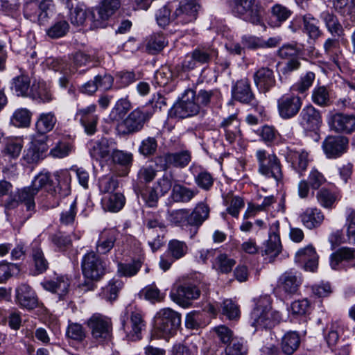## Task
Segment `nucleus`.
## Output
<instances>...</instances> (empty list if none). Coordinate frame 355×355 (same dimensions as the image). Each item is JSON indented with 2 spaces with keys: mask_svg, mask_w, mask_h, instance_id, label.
<instances>
[{
  "mask_svg": "<svg viewBox=\"0 0 355 355\" xmlns=\"http://www.w3.org/2000/svg\"><path fill=\"white\" fill-rule=\"evenodd\" d=\"M282 320L279 311L272 310L268 295L261 296L250 315L251 325L255 330L271 329Z\"/></svg>",
  "mask_w": 355,
  "mask_h": 355,
  "instance_id": "f257e3e1",
  "label": "nucleus"
},
{
  "mask_svg": "<svg viewBox=\"0 0 355 355\" xmlns=\"http://www.w3.org/2000/svg\"><path fill=\"white\" fill-rule=\"evenodd\" d=\"M181 325V315L170 308H164L154 317V335L168 340L174 336Z\"/></svg>",
  "mask_w": 355,
  "mask_h": 355,
  "instance_id": "f03ea898",
  "label": "nucleus"
},
{
  "mask_svg": "<svg viewBox=\"0 0 355 355\" xmlns=\"http://www.w3.org/2000/svg\"><path fill=\"white\" fill-rule=\"evenodd\" d=\"M258 164V172L266 178H272L279 182L283 179L282 165L275 153L264 149H258L255 153Z\"/></svg>",
  "mask_w": 355,
  "mask_h": 355,
  "instance_id": "7ed1b4c3",
  "label": "nucleus"
},
{
  "mask_svg": "<svg viewBox=\"0 0 355 355\" xmlns=\"http://www.w3.org/2000/svg\"><path fill=\"white\" fill-rule=\"evenodd\" d=\"M229 4L234 16L254 25L263 24L257 0H229Z\"/></svg>",
  "mask_w": 355,
  "mask_h": 355,
  "instance_id": "20e7f679",
  "label": "nucleus"
},
{
  "mask_svg": "<svg viewBox=\"0 0 355 355\" xmlns=\"http://www.w3.org/2000/svg\"><path fill=\"white\" fill-rule=\"evenodd\" d=\"M81 269L84 277L92 282H98L105 275V261L94 251L86 253L81 260Z\"/></svg>",
  "mask_w": 355,
  "mask_h": 355,
  "instance_id": "39448f33",
  "label": "nucleus"
},
{
  "mask_svg": "<svg viewBox=\"0 0 355 355\" xmlns=\"http://www.w3.org/2000/svg\"><path fill=\"white\" fill-rule=\"evenodd\" d=\"M39 174H46L48 177L44 190L52 195L66 196L71 191V176L67 169H62L51 175L49 172H41Z\"/></svg>",
  "mask_w": 355,
  "mask_h": 355,
  "instance_id": "423d86ee",
  "label": "nucleus"
},
{
  "mask_svg": "<svg viewBox=\"0 0 355 355\" xmlns=\"http://www.w3.org/2000/svg\"><path fill=\"white\" fill-rule=\"evenodd\" d=\"M153 113L146 109L137 108L118 125V130L122 135L133 134L140 131L149 121Z\"/></svg>",
  "mask_w": 355,
  "mask_h": 355,
  "instance_id": "0eeeda50",
  "label": "nucleus"
},
{
  "mask_svg": "<svg viewBox=\"0 0 355 355\" xmlns=\"http://www.w3.org/2000/svg\"><path fill=\"white\" fill-rule=\"evenodd\" d=\"M201 109L196 100V92L189 89L184 91L181 98L173 105L171 113L180 119L196 116Z\"/></svg>",
  "mask_w": 355,
  "mask_h": 355,
  "instance_id": "6e6552de",
  "label": "nucleus"
},
{
  "mask_svg": "<svg viewBox=\"0 0 355 355\" xmlns=\"http://www.w3.org/2000/svg\"><path fill=\"white\" fill-rule=\"evenodd\" d=\"M200 295V289L193 283L184 282L173 286L170 297L174 302L187 308L191 304L193 300H197Z\"/></svg>",
  "mask_w": 355,
  "mask_h": 355,
  "instance_id": "1a4fd4ad",
  "label": "nucleus"
},
{
  "mask_svg": "<svg viewBox=\"0 0 355 355\" xmlns=\"http://www.w3.org/2000/svg\"><path fill=\"white\" fill-rule=\"evenodd\" d=\"M217 56L218 51L212 46H198L185 56L182 67L186 69H193L202 64H208Z\"/></svg>",
  "mask_w": 355,
  "mask_h": 355,
  "instance_id": "9d476101",
  "label": "nucleus"
},
{
  "mask_svg": "<svg viewBox=\"0 0 355 355\" xmlns=\"http://www.w3.org/2000/svg\"><path fill=\"white\" fill-rule=\"evenodd\" d=\"M87 324L92 337L98 342L107 341L111 339L112 322L110 318L95 313L89 318Z\"/></svg>",
  "mask_w": 355,
  "mask_h": 355,
  "instance_id": "9b49d317",
  "label": "nucleus"
},
{
  "mask_svg": "<svg viewBox=\"0 0 355 355\" xmlns=\"http://www.w3.org/2000/svg\"><path fill=\"white\" fill-rule=\"evenodd\" d=\"M232 96L234 100L254 107L260 116L264 113V107L259 105L256 101L250 82L247 79H241L236 82L232 88Z\"/></svg>",
  "mask_w": 355,
  "mask_h": 355,
  "instance_id": "f8f14e48",
  "label": "nucleus"
},
{
  "mask_svg": "<svg viewBox=\"0 0 355 355\" xmlns=\"http://www.w3.org/2000/svg\"><path fill=\"white\" fill-rule=\"evenodd\" d=\"M175 21L177 24H186L196 19L199 5L196 0L173 1Z\"/></svg>",
  "mask_w": 355,
  "mask_h": 355,
  "instance_id": "ddd939ff",
  "label": "nucleus"
},
{
  "mask_svg": "<svg viewBox=\"0 0 355 355\" xmlns=\"http://www.w3.org/2000/svg\"><path fill=\"white\" fill-rule=\"evenodd\" d=\"M47 180L48 177L46 174H38L32 181L31 186L24 187L19 192L17 200L24 203L28 211L34 209V197L40 189H44V186Z\"/></svg>",
  "mask_w": 355,
  "mask_h": 355,
  "instance_id": "4468645a",
  "label": "nucleus"
},
{
  "mask_svg": "<svg viewBox=\"0 0 355 355\" xmlns=\"http://www.w3.org/2000/svg\"><path fill=\"white\" fill-rule=\"evenodd\" d=\"M302 105V98L293 94H286L277 100V110L283 119H290L295 116Z\"/></svg>",
  "mask_w": 355,
  "mask_h": 355,
  "instance_id": "2eb2a0df",
  "label": "nucleus"
},
{
  "mask_svg": "<svg viewBox=\"0 0 355 355\" xmlns=\"http://www.w3.org/2000/svg\"><path fill=\"white\" fill-rule=\"evenodd\" d=\"M144 223L148 228V245L152 250L155 252L164 244L163 239L165 225L157 216H153L152 218H146Z\"/></svg>",
  "mask_w": 355,
  "mask_h": 355,
  "instance_id": "dca6fc26",
  "label": "nucleus"
},
{
  "mask_svg": "<svg viewBox=\"0 0 355 355\" xmlns=\"http://www.w3.org/2000/svg\"><path fill=\"white\" fill-rule=\"evenodd\" d=\"M191 161V153L188 150H182L175 153H167L155 158L157 166L163 170H166L170 166L184 168Z\"/></svg>",
  "mask_w": 355,
  "mask_h": 355,
  "instance_id": "f3484780",
  "label": "nucleus"
},
{
  "mask_svg": "<svg viewBox=\"0 0 355 355\" xmlns=\"http://www.w3.org/2000/svg\"><path fill=\"white\" fill-rule=\"evenodd\" d=\"M295 261L306 271L315 272L318 266V256L313 245L299 249L295 253Z\"/></svg>",
  "mask_w": 355,
  "mask_h": 355,
  "instance_id": "a211bd4d",
  "label": "nucleus"
},
{
  "mask_svg": "<svg viewBox=\"0 0 355 355\" xmlns=\"http://www.w3.org/2000/svg\"><path fill=\"white\" fill-rule=\"evenodd\" d=\"M286 161L291 163V167L300 175H302L304 172L306 171L309 163V153L304 149H293L287 147L286 153L285 155Z\"/></svg>",
  "mask_w": 355,
  "mask_h": 355,
  "instance_id": "6ab92c4d",
  "label": "nucleus"
},
{
  "mask_svg": "<svg viewBox=\"0 0 355 355\" xmlns=\"http://www.w3.org/2000/svg\"><path fill=\"white\" fill-rule=\"evenodd\" d=\"M348 140L342 136H329L322 142V149L328 158L341 156L347 149Z\"/></svg>",
  "mask_w": 355,
  "mask_h": 355,
  "instance_id": "aec40b11",
  "label": "nucleus"
},
{
  "mask_svg": "<svg viewBox=\"0 0 355 355\" xmlns=\"http://www.w3.org/2000/svg\"><path fill=\"white\" fill-rule=\"evenodd\" d=\"M329 125L336 132L350 134L355 130V115L336 113L329 119Z\"/></svg>",
  "mask_w": 355,
  "mask_h": 355,
  "instance_id": "412c9836",
  "label": "nucleus"
},
{
  "mask_svg": "<svg viewBox=\"0 0 355 355\" xmlns=\"http://www.w3.org/2000/svg\"><path fill=\"white\" fill-rule=\"evenodd\" d=\"M122 326L126 336L131 340H137L141 338V331L146 324L143 315L140 311H132L130 314L129 322H122Z\"/></svg>",
  "mask_w": 355,
  "mask_h": 355,
  "instance_id": "4be33fe9",
  "label": "nucleus"
},
{
  "mask_svg": "<svg viewBox=\"0 0 355 355\" xmlns=\"http://www.w3.org/2000/svg\"><path fill=\"white\" fill-rule=\"evenodd\" d=\"M15 298L17 304L28 310H32L37 307L38 299L35 291L26 284H21L17 287Z\"/></svg>",
  "mask_w": 355,
  "mask_h": 355,
  "instance_id": "5701e85b",
  "label": "nucleus"
},
{
  "mask_svg": "<svg viewBox=\"0 0 355 355\" xmlns=\"http://www.w3.org/2000/svg\"><path fill=\"white\" fill-rule=\"evenodd\" d=\"M92 61L89 55L83 52L76 53L72 58V63L69 65L62 60L56 59L52 60L53 68L55 71H63L64 73H74L78 67L85 66Z\"/></svg>",
  "mask_w": 355,
  "mask_h": 355,
  "instance_id": "b1692460",
  "label": "nucleus"
},
{
  "mask_svg": "<svg viewBox=\"0 0 355 355\" xmlns=\"http://www.w3.org/2000/svg\"><path fill=\"white\" fill-rule=\"evenodd\" d=\"M115 143L103 137L99 140L91 141L88 144L89 153L90 156L100 161L111 155Z\"/></svg>",
  "mask_w": 355,
  "mask_h": 355,
  "instance_id": "393cba45",
  "label": "nucleus"
},
{
  "mask_svg": "<svg viewBox=\"0 0 355 355\" xmlns=\"http://www.w3.org/2000/svg\"><path fill=\"white\" fill-rule=\"evenodd\" d=\"M253 79L255 85L262 93L268 92L276 84L274 71L268 67H261L257 70L253 75Z\"/></svg>",
  "mask_w": 355,
  "mask_h": 355,
  "instance_id": "a878e982",
  "label": "nucleus"
},
{
  "mask_svg": "<svg viewBox=\"0 0 355 355\" xmlns=\"http://www.w3.org/2000/svg\"><path fill=\"white\" fill-rule=\"evenodd\" d=\"M300 118L301 125L308 130H316L322 123L320 111L311 105H306L302 108Z\"/></svg>",
  "mask_w": 355,
  "mask_h": 355,
  "instance_id": "bb28decb",
  "label": "nucleus"
},
{
  "mask_svg": "<svg viewBox=\"0 0 355 355\" xmlns=\"http://www.w3.org/2000/svg\"><path fill=\"white\" fill-rule=\"evenodd\" d=\"M119 0H103L101 6L96 9L97 16L94 21V28L105 27L107 21L120 7Z\"/></svg>",
  "mask_w": 355,
  "mask_h": 355,
  "instance_id": "cd10ccee",
  "label": "nucleus"
},
{
  "mask_svg": "<svg viewBox=\"0 0 355 355\" xmlns=\"http://www.w3.org/2000/svg\"><path fill=\"white\" fill-rule=\"evenodd\" d=\"M302 284L300 273L288 270L284 272L279 278L278 286L279 289L288 295L296 293Z\"/></svg>",
  "mask_w": 355,
  "mask_h": 355,
  "instance_id": "c85d7f7f",
  "label": "nucleus"
},
{
  "mask_svg": "<svg viewBox=\"0 0 355 355\" xmlns=\"http://www.w3.org/2000/svg\"><path fill=\"white\" fill-rule=\"evenodd\" d=\"M41 285L46 291L57 294L59 300H63L69 292L70 282L67 276L60 275L53 279L44 280Z\"/></svg>",
  "mask_w": 355,
  "mask_h": 355,
  "instance_id": "c756f323",
  "label": "nucleus"
},
{
  "mask_svg": "<svg viewBox=\"0 0 355 355\" xmlns=\"http://www.w3.org/2000/svg\"><path fill=\"white\" fill-rule=\"evenodd\" d=\"M302 224L308 229L313 230L320 227L324 221V216L320 209L309 207L300 214Z\"/></svg>",
  "mask_w": 355,
  "mask_h": 355,
  "instance_id": "7c9ffc66",
  "label": "nucleus"
},
{
  "mask_svg": "<svg viewBox=\"0 0 355 355\" xmlns=\"http://www.w3.org/2000/svg\"><path fill=\"white\" fill-rule=\"evenodd\" d=\"M210 209L205 202H198L192 211L189 210V225L198 230L209 217Z\"/></svg>",
  "mask_w": 355,
  "mask_h": 355,
  "instance_id": "2f4dec72",
  "label": "nucleus"
},
{
  "mask_svg": "<svg viewBox=\"0 0 355 355\" xmlns=\"http://www.w3.org/2000/svg\"><path fill=\"white\" fill-rule=\"evenodd\" d=\"M118 234L119 233L115 229H110L102 232L96 243V252L102 254L109 252L113 248Z\"/></svg>",
  "mask_w": 355,
  "mask_h": 355,
  "instance_id": "473e14b6",
  "label": "nucleus"
},
{
  "mask_svg": "<svg viewBox=\"0 0 355 355\" xmlns=\"http://www.w3.org/2000/svg\"><path fill=\"white\" fill-rule=\"evenodd\" d=\"M198 193L197 189H191L180 184L173 186L171 198L175 202L187 203Z\"/></svg>",
  "mask_w": 355,
  "mask_h": 355,
  "instance_id": "72a5a7b5",
  "label": "nucleus"
},
{
  "mask_svg": "<svg viewBox=\"0 0 355 355\" xmlns=\"http://www.w3.org/2000/svg\"><path fill=\"white\" fill-rule=\"evenodd\" d=\"M48 145L44 137L41 139L34 138L31 142L29 148L26 153V158L28 162H35L41 159L47 151Z\"/></svg>",
  "mask_w": 355,
  "mask_h": 355,
  "instance_id": "f704fd0d",
  "label": "nucleus"
},
{
  "mask_svg": "<svg viewBox=\"0 0 355 355\" xmlns=\"http://www.w3.org/2000/svg\"><path fill=\"white\" fill-rule=\"evenodd\" d=\"M38 103H46L53 99V96L50 89L44 82H39L33 84L30 92V96Z\"/></svg>",
  "mask_w": 355,
  "mask_h": 355,
  "instance_id": "c9c22d12",
  "label": "nucleus"
},
{
  "mask_svg": "<svg viewBox=\"0 0 355 355\" xmlns=\"http://www.w3.org/2000/svg\"><path fill=\"white\" fill-rule=\"evenodd\" d=\"M123 286V283L121 280L112 279L108 282L107 285L102 288L100 297L107 302H112L117 299Z\"/></svg>",
  "mask_w": 355,
  "mask_h": 355,
  "instance_id": "e433bc0d",
  "label": "nucleus"
},
{
  "mask_svg": "<svg viewBox=\"0 0 355 355\" xmlns=\"http://www.w3.org/2000/svg\"><path fill=\"white\" fill-rule=\"evenodd\" d=\"M56 122L57 119L54 112L41 113L35 123L37 132L41 135L49 132L53 129Z\"/></svg>",
  "mask_w": 355,
  "mask_h": 355,
  "instance_id": "4c0bfd02",
  "label": "nucleus"
},
{
  "mask_svg": "<svg viewBox=\"0 0 355 355\" xmlns=\"http://www.w3.org/2000/svg\"><path fill=\"white\" fill-rule=\"evenodd\" d=\"M300 337L296 331H288L282 338L281 349L288 355L293 354L299 347Z\"/></svg>",
  "mask_w": 355,
  "mask_h": 355,
  "instance_id": "58836bf2",
  "label": "nucleus"
},
{
  "mask_svg": "<svg viewBox=\"0 0 355 355\" xmlns=\"http://www.w3.org/2000/svg\"><path fill=\"white\" fill-rule=\"evenodd\" d=\"M320 17L332 35L339 37L343 34V26L335 15L326 10L320 13Z\"/></svg>",
  "mask_w": 355,
  "mask_h": 355,
  "instance_id": "ea45409f",
  "label": "nucleus"
},
{
  "mask_svg": "<svg viewBox=\"0 0 355 355\" xmlns=\"http://www.w3.org/2000/svg\"><path fill=\"white\" fill-rule=\"evenodd\" d=\"M173 2L168 3L155 12V19L159 26L165 28L170 23L175 21Z\"/></svg>",
  "mask_w": 355,
  "mask_h": 355,
  "instance_id": "a19ab883",
  "label": "nucleus"
},
{
  "mask_svg": "<svg viewBox=\"0 0 355 355\" xmlns=\"http://www.w3.org/2000/svg\"><path fill=\"white\" fill-rule=\"evenodd\" d=\"M91 15L93 22L96 19V14L94 11L86 10L83 6H77L69 12V20L72 25L75 26H83L86 21L88 15ZM94 27V24H92Z\"/></svg>",
  "mask_w": 355,
  "mask_h": 355,
  "instance_id": "79ce46f5",
  "label": "nucleus"
},
{
  "mask_svg": "<svg viewBox=\"0 0 355 355\" xmlns=\"http://www.w3.org/2000/svg\"><path fill=\"white\" fill-rule=\"evenodd\" d=\"M125 202L124 196L121 193H115L103 199V207L105 211L115 213L123 207Z\"/></svg>",
  "mask_w": 355,
  "mask_h": 355,
  "instance_id": "37998d69",
  "label": "nucleus"
},
{
  "mask_svg": "<svg viewBox=\"0 0 355 355\" xmlns=\"http://www.w3.org/2000/svg\"><path fill=\"white\" fill-rule=\"evenodd\" d=\"M281 243L279 236L276 232L269 234V238L261 251L262 255H267L270 259H274L281 252Z\"/></svg>",
  "mask_w": 355,
  "mask_h": 355,
  "instance_id": "c03bdc74",
  "label": "nucleus"
},
{
  "mask_svg": "<svg viewBox=\"0 0 355 355\" xmlns=\"http://www.w3.org/2000/svg\"><path fill=\"white\" fill-rule=\"evenodd\" d=\"M355 250L351 248H341L330 257V266L332 269L338 270L343 261H349L354 257Z\"/></svg>",
  "mask_w": 355,
  "mask_h": 355,
  "instance_id": "a18cd8bd",
  "label": "nucleus"
},
{
  "mask_svg": "<svg viewBox=\"0 0 355 355\" xmlns=\"http://www.w3.org/2000/svg\"><path fill=\"white\" fill-rule=\"evenodd\" d=\"M31 80L28 76L21 73L13 78L12 89L17 96H30Z\"/></svg>",
  "mask_w": 355,
  "mask_h": 355,
  "instance_id": "49530a36",
  "label": "nucleus"
},
{
  "mask_svg": "<svg viewBox=\"0 0 355 355\" xmlns=\"http://www.w3.org/2000/svg\"><path fill=\"white\" fill-rule=\"evenodd\" d=\"M236 264L235 259L231 258L225 253L220 252L213 261V268L222 273L230 272Z\"/></svg>",
  "mask_w": 355,
  "mask_h": 355,
  "instance_id": "de8ad7c7",
  "label": "nucleus"
},
{
  "mask_svg": "<svg viewBox=\"0 0 355 355\" xmlns=\"http://www.w3.org/2000/svg\"><path fill=\"white\" fill-rule=\"evenodd\" d=\"M144 261V257L141 256L130 263H119L117 265V272L119 276L132 277L140 270Z\"/></svg>",
  "mask_w": 355,
  "mask_h": 355,
  "instance_id": "09e8293b",
  "label": "nucleus"
},
{
  "mask_svg": "<svg viewBox=\"0 0 355 355\" xmlns=\"http://www.w3.org/2000/svg\"><path fill=\"white\" fill-rule=\"evenodd\" d=\"M311 99L315 104L320 107H327L331 104L329 92L324 86L315 87L312 91Z\"/></svg>",
  "mask_w": 355,
  "mask_h": 355,
  "instance_id": "8fccbe9b",
  "label": "nucleus"
},
{
  "mask_svg": "<svg viewBox=\"0 0 355 355\" xmlns=\"http://www.w3.org/2000/svg\"><path fill=\"white\" fill-rule=\"evenodd\" d=\"M318 24V19L315 18L311 14L308 13L303 16L304 30L310 38L316 39L320 35L321 31Z\"/></svg>",
  "mask_w": 355,
  "mask_h": 355,
  "instance_id": "3c124183",
  "label": "nucleus"
},
{
  "mask_svg": "<svg viewBox=\"0 0 355 355\" xmlns=\"http://www.w3.org/2000/svg\"><path fill=\"white\" fill-rule=\"evenodd\" d=\"M337 198L336 193L325 188H322L316 193L318 202L326 209H332Z\"/></svg>",
  "mask_w": 355,
  "mask_h": 355,
  "instance_id": "603ef678",
  "label": "nucleus"
},
{
  "mask_svg": "<svg viewBox=\"0 0 355 355\" xmlns=\"http://www.w3.org/2000/svg\"><path fill=\"white\" fill-rule=\"evenodd\" d=\"M188 247L185 242L173 239L168 245V253L175 261L185 256Z\"/></svg>",
  "mask_w": 355,
  "mask_h": 355,
  "instance_id": "864d4df0",
  "label": "nucleus"
},
{
  "mask_svg": "<svg viewBox=\"0 0 355 355\" xmlns=\"http://www.w3.org/2000/svg\"><path fill=\"white\" fill-rule=\"evenodd\" d=\"M31 112L26 108H19L13 113L11 122L19 128L28 127L31 120Z\"/></svg>",
  "mask_w": 355,
  "mask_h": 355,
  "instance_id": "5fc2aeb1",
  "label": "nucleus"
},
{
  "mask_svg": "<svg viewBox=\"0 0 355 355\" xmlns=\"http://www.w3.org/2000/svg\"><path fill=\"white\" fill-rule=\"evenodd\" d=\"M24 15L30 21L42 25L38 4L34 0H26L24 6Z\"/></svg>",
  "mask_w": 355,
  "mask_h": 355,
  "instance_id": "6e6d98bb",
  "label": "nucleus"
},
{
  "mask_svg": "<svg viewBox=\"0 0 355 355\" xmlns=\"http://www.w3.org/2000/svg\"><path fill=\"white\" fill-rule=\"evenodd\" d=\"M69 30V24L67 21L60 19L55 21L47 31V35L53 39L64 36Z\"/></svg>",
  "mask_w": 355,
  "mask_h": 355,
  "instance_id": "4d7b16f0",
  "label": "nucleus"
},
{
  "mask_svg": "<svg viewBox=\"0 0 355 355\" xmlns=\"http://www.w3.org/2000/svg\"><path fill=\"white\" fill-rule=\"evenodd\" d=\"M168 220L176 226L184 227L189 225V209H180L168 212Z\"/></svg>",
  "mask_w": 355,
  "mask_h": 355,
  "instance_id": "13d9d810",
  "label": "nucleus"
},
{
  "mask_svg": "<svg viewBox=\"0 0 355 355\" xmlns=\"http://www.w3.org/2000/svg\"><path fill=\"white\" fill-rule=\"evenodd\" d=\"M32 259L37 274L43 273L49 268V262L41 248L37 247L33 248Z\"/></svg>",
  "mask_w": 355,
  "mask_h": 355,
  "instance_id": "bf43d9fd",
  "label": "nucleus"
},
{
  "mask_svg": "<svg viewBox=\"0 0 355 355\" xmlns=\"http://www.w3.org/2000/svg\"><path fill=\"white\" fill-rule=\"evenodd\" d=\"M110 156L114 164H117L125 167L130 166L133 161V155L131 153L117 150L115 148V146L113 148Z\"/></svg>",
  "mask_w": 355,
  "mask_h": 355,
  "instance_id": "052dcab7",
  "label": "nucleus"
},
{
  "mask_svg": "<svg viewBox=\"0 0 355 355\" xmlns=\"http://www.w3.org/2000/svg\"><path fill=\"white\" fill-rule=\"evenodd\" d=\"M167 42L163 35H151L146 44V50L149 53L156 54L160 52L166 46Z\"/></svg>",
  "mask_w": 355,
  "mask_h": 355,
  "instance_id": "680f3d73",
  "label": "nucleus"
},
{
  "mask_svg": "<svg viewBox=\"0 0 355 355\" xmlns=\"http://www.w3.org/2000/svg\"><path fill=\"white\" fill-rule=\"evenodd\" d=\"M346 235L348 242L355 245V210L352 208L346 209Z\"/></svg>",
  "mask_w": 355,
  "mask_h": 355,
  "instance_id": "e2e57ef3",
  "label": "nucleus"
},
{
  "mask_svg": "<svg viewBox=\"0 0 355 355\" xmlns=\"http://www.w3.org/2000/svg\"><path fill=\"white\" fill-rule=\"evenodd\" d=\"M323 48L324 54L331 58L334 62L341 53L340 42L338 39H327L323 44Z\"/></svg>",
  "mask_w": 355,
  "mask_h": 355,
  "instance_id": "0e129e2a",
  "label": "nucleus"
},
{
  "mask_svg": "<svg viewBox=\"0 0 355 355\" xmlns=\"http://www.w3.org/2000/svg\"><path fill=\"white\" fill-rule=\"evenodd\" d=\"M314 80L315 73L308 71L300 78L298 82L292 86L291 89L300 94H303L312 86Z\"/></svg>",
  "mask_w": 355,
  "mask_h": 355,
  "instance_id": "69168bd1",
  "label": "nucleus"
},
{
  "mask_svg": "<svg viewBox=\"0 0 355 355\" xmlns=\"http://www.w3.org/2000/svg\"><path fill=\"white\" fill-rule=\"evenodd\" d=\"M225 355H246L248 348L241 338H234L225 348Z\"/></svg>",
  "mask_w": 355,
  "mask_h": 355,
  "instance_id": "338daca9",
  "label": "nucleus"
},
{
  "mask_svg": "<svg viewBox=\"0 0 355 355\" xmlns=\"http://www.w3.org/2000/svg\"><path fill=\"white\" fill-rule=\"evenodd\" d=\"M157 146V141L155 137H148L141 141L139 146V152L141 155L148 157L156 153Z\"/></svg>",
  "mask_w": 355,
  "mask_h": 355,
  "instance_id": "774afa93",
  "label": "nucleus"
}]
</instances>
